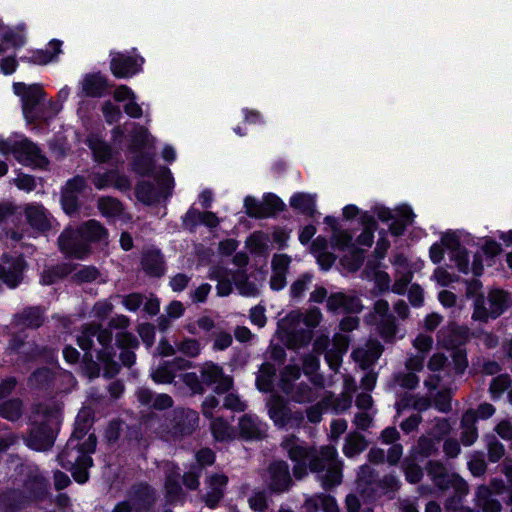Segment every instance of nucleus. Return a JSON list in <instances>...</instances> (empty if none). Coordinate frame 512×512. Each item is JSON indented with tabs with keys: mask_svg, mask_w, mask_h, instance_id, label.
<instances>
[{
	"mask_svg": "<svg viewBox=\"0 0 512 512\" xmlns=\"http://www.w3.org/2000/svg\"><path fill=\"white\" fill-rule=\"evenodd\" d=\"M281 447L289 459L295 463L292 472L296 480L305 478L309 471L318 474L324 489H330L342 482V461L337 458L334 446H322L320 449L309 446L295 435L285 436Z\"/></svg>",
	"mask_w": 512,
	"mask_h": 512,
	"instance_id": "nucleus-1",
	"label": "nucleus"
},
{
	"mask_svg": "<svg viewBox=\"0 0 512 512\" xmlns=\"http://www.w3.org/2000/svg\"><path fill=\"white\" fill-rule=\"evenodd\" d=\"M129 325L130 320L127 316L116 315L111 318L106 328L96 323L83 325L77 337L78 345L84 351L91 350L93 339L96 337L101 345V349L97 352V359L102 365L103 376L108 379L115 377L120 371V365L114 360L115 352L111 345L112 329H126Z\"/></svg>",
	"mask_w": 512,
	"mask_h": 512,
	"instance_id": "nucleus-2",
	"label": "nucleus"
},
{
	"mask_svg": "<svg viewBox=\"0 0 512 512\" xmlns=\"http://www.w3.org/2000/svg\"><path fill=\"white\" fill-rule=\"evenodd\" d=\"M96 445L95 434H89V437L82 442L76 438H69L65 447L58 454L59 464L71 471L74 480L80 484L89 479L88 469L93 465L91 455L95 452Z\"/></svg>",
	"mask_w": 512,
	"mask_h": 512,
	"instance_id": "nucleus-3",
	"label": "nucleus"
},
{
	"mask_svg": "<svg viewBox=\"0 0 512 512\" xmlns=\"http://www.w3.org/2000/svg\"><path fill=\"white\" fill-rule=\"evenodd\" d=\"M321 319L322 313L317 307L309 309L305 315L292 311L283 320L282 327L293 342V347H301L310 343L313 337L312 329L319 325Z\"/></svg>",
	"mask_w": 512,
	"mask_h": 512,
	"instance_id": "nucleus-4",
	"label": "nucleus"
},
{
	"mask_svg": "<svg viewBox=\"0 0 512 512\" xmlns=\"http://www.w3.org/2000/svg\"><path fill=\"white\" fill-rule=\"evenodd\" d=\"M511 299L508 292L501 289L489 290L487 296L479 295L474 300L472 319L483 323L496 319L510 307Z\"/></svg>",
	"mask_w": 512,
	"mask_h": 512,
	"instance_id": "nucleus-5",
	"label": "nucleus"
},
{
	"mask_svg": "<svg viewBox=\"0 0 512 512\" xmlns=\"http://www.w3.org/2000/svg\"><path fill=\"white\" fill-rule=\"evenodd\" d=\"M0 153L3 155L11 153L19 163L26 166L44 169L49 164L41 150L27 138L21 140L0 139Z\"/></svg>",
	"mask_w": 512,
	"mask_h": 512,
	"instance_id": "nucleus-6",
	"label": "nucleus"
},
{
	"mask_svg": "<svg viewBox=\"0 0 512 512\" xmlns=\"http://www.w3.org/2000/svg\"><path fill=\"white\" fill-rule=\"evenodd\" d=\"M425 470L435 487L440 491L453 489V494H456L457 499H459L461 495L467 496L469 494L470 488L467 481L459 474L449 473L442 462L430 460L427 462Z\"/></svg>",
	"mask_w": 512,
	"mask_h": 512,
	"instance_id": "nucleus-7",
	"label": "nucleus"
},
{
	"mask_svg": "<svg viewBox=\"0 0 512 512\" xmlns=\"http://www.w3.org/2000/svg\"><path fill=\"white\" fill-rule=\"evenodd\" d=\"M270 419L279 428L286 426L300 427L304 421V414L300 410L292 411L288 402L280 395L273 394L266 403Z\"/></svg>",
	"mask_w": 512,
	"mask_h": 512,
	"instance_id": "nucleus-8",
	"label": "nucleus"
},
{
	"mask_svg": "<svg viewBox=\"0 0 512 512\" xmlns=\"http://www.w3.org/2000/svg\"><path fill=\"white\" fill-rule=\"evenodd\" d=\"M368 324L376 325L380 335L386 340H392L397 332L395 316L390 312V306L387 300L379 299L375 301L373 310L365 316Z\"/></svg>",
	"mask_w": 512,
	"mask_h": 512,
	"instance_id": "nucleus-9",
	"label": "nucleus"
},
{
	"mask_svg": "<svg viewBox=\"0 0 512 512\" xmlns=\"http://www.w3.org/2000/svg\"><path fill=\"white\" fill-rule=\"evenodd\" d=\"M14 93L21 97L22 109L28 123L37 120L38 109L45 96L43 88L39 84L26 85L16 82L13 84Z\"/></svg>",
	"mask_w": 512,
	"mask_h": 512,
	"instance_id": "nucleus-10",
	"label": "nucleus"
},
{
	"mask_svg": "<svg viewBox=\"0 0 512 512\" xmlns=\"http://www.w3.org/2000/svg\"><path fill=\"white\" fill-rule=\"evenodd\" d=\"M199 415L191 409H175L166 422L167 433L174 438L191 435L197 428Z\"/></svg>",
	"mask_w": 512,
	"mask_h": 512,
	"instance_id": "nucleus-11",
	"label": "nucleus"
},
{
	"mask_svg": "<svg viewBox=\"0 0 512 512\" xmlns=\"http://www.w3.org/2000/svg\"><path fill=\"white\" fill-rule=\"evenodd\" d=\"M61 252L68 257L83 259L90 254L91 249L80 232V228H66L58 238Z\"/></svg>",
	"mask_w": 512,
	"mask_h": 512,
	"instance_id": "nucleus-12",
	"label": "nucleus"
},
{
	"mask_svg": "<svg viewBox=\"0 0 512 512\" xmlns=\"http://www.w3.org/2000/svg\"><path fill=\"white\" fill-rule=\"evenodd\" d=\"M49 481L37 467L28 468L21 491L29 503L42 501L49 493Z\"/></svg>",
	"mask_w": 512,
	"mask_h": 512,
	"instance_id": "nucleus-13",
	"label": "nucleus"
},
{
	"mask_svg": "<svg viewBox=\"0 0 512 512\" xmlns=\"http://www.w3.org/2000/svg\"><path fill=\"white\" fill-rule=\"evenodd\" d=\"M267 485L271 492L281 494L289 491L294 482L286 461L279 460L272 462L267 469Z\"/></svg>",
	"mask_w": 512,
	"mask_h": 512,
	"instance_id": "nucleus-14",
	"label": "nucleus"
},
{
	"mask_svg": "<svg viewBox=\"0 0 512 512\" xmlns=\"http://www.w3.org/2000/svg\"><path fill=\"white\" fill-rule=\"evenodd\" d=\"M200 377L203 385H214L217 394L226 393L233 386V379L224 373L221 366L213 362H206L200 367Z\"/></svg>",
	"mask_w": 512,
	"mask_h": 512,
	"instance_id": "nucleus-15",
	"label": "nucleus"
},
{
	"mask_svg": "<svg viewBox=\"0 0 512 512\" xmlns=\"http://www.w3.org/2000/svg\"><path fill=\"white\" fill-rule=\"evenodd\" d=\"M4 264L0 263V279L10 288H16L23 280V272L27 263L22 256H3Z\"/></svg>",
	"mask_w": 512,
	"mask_h": 512,
	"instance_id": "nucleus-16",
	"label": "nucleus"
},
{
	"mask_svg": "<svg viewBox=\"0 0 512 512\" xmlns=\"http://www.w3.org/2000/svg\"><path fill=\"white\" fill-rule=\"evenodd\" d=\"M326 302L327 309L331 312L342 311L355 314L363 310L362 301L354 291L332 293Z\"/></svg>",
	"mask_w": 512,
	"mask_h": 512,
	"instance_id": "nucleus-17",
	"label": "nucleus"
},
{
	"mask_svg": "<svg viewBox=\"0 0 512 512\" xmlns=\"http://www.w3.org/2000/svg\"><path fill=\"white\" fill-rule=\"evenodd\" d=\"M56 428L36 420L27 438L29 447L37 451H46L54 445Z\"/></svg>",
	"mask_w": 512,
	"mask_h": 512,
	"instance_id": "nucleus-18",
	"label": "nucleus"
},
{
	"mask_svg": "<svg viewBox=\"0 0 512 512\" xmlns=\"http://www.w3.org/2000/svg\"><path fill=\"white\" fill-rule=\"evenodd\" d=\"M143 63L141 57L123 53L112 54L110 69L117 78H128L139 72Z\"/></svg>",
	"mask_w": 512,
	"mask_h": 512,
	"instance_id": "nucleus-19",
	"label": "nucleus"
},
{
	"mask_svg": "<svg viewBox=\"0 0 512 512\" xmlns=\"http://www.w3.org/2000/svg\"><path fill=\"white\" fill-rule=\"evenodd\" d=\"M384 350L383 345L377 340H368L363 346L352 352L353 360L362 370H368L377 362Z\"/></svg>",
	"mask_w": 512,
	"mask_h": 512,
	"instance_id": "nucleus-20",
	"label": "nucleus"
},
{
	"mask_svg": "<svg viewBox=\"0 0 512 512\" xmlns=\"http://www.w3.org/2000/svg\"><path fill=\"white\" fill-rule=\"evenodd\" d=\"M469 339L467 328L455 324L448 325L438 332V341L446 349H461Z\"/></svg>",
	"mask_w": 512,
	"mask_h": 512,
	"instance_id": "nucleus-21",
	"label": "nucleus"
},
{
	"mask_svg": "<svg viewBox=\"0 0 512 512\" xmlns=\"http://www.w3.org/2000/svg\"><path fill=\"white\" fill-rule=\"evenodd\" d=\"M240 436L246 440H261L266 437L267 425L257 416L244 414L239 418Z\"/></svg>",
	"mask_w": 512,
	"mask_h": 512,
	"instance_id": "nucleus-22",
	"label": "nucleus"
},
{
	"mask_svg": "<svg viewBox=\"0 0 512 512\" xmlns=\"http://www.w3.org/2000/svg\"><path fill=\"white\" fill-rule=\"evenodd\" d=\"M46 318V310L44 307L29 306L15 314L13 322L18 327L38 329L44 324Z\"/></svg>",
	"mask_w": 512,
	"mask_h": 512,
	"instance_id": "nucleus-23",
	"label": "nucleus"
},
{
	"mask_svg": "<svg viewBox=\"0 0 512 512\" xmlns=\"http://www.w3.org/2000/svg\"><path fill=\"white\" fill-rule=\"evenodd\" d=\"M180 472L179 469L173 465L168 464L165 469V491L168 502H184L186 493L180 485Z\"/></svg>",
	"mask_w": 512,
	"mask_h": 512,
	"instance_id": "nucleus-24",
	"label": "nucleus"
},
{
	"mask_svg": "<svg viewBox=\"0 0 512 512\" xmlns=\"http://www.w3.org/2000/svg\"><path fill=\"white\" fill-rule=\"evenodd\" d=\"M61 405L55 401H47L33 406L32 409V423L37 420L38 423H47L56 428L58 425V418L61 412Z\"/></svg>",
	"mask_w": 512,
	"mask_h": 512,
	"instance_id": "nucleus-25",
	"label": "nucleus"
},
{
	"mask_svg": "<svg viewBox=\"0 0 512 512\" xmlns=\"http://www.w3.org/2000/svg\"><path fill=\"white\" fill-rule=\"evenodd\" d=\"M141 267L148 276L160 278L166 271L164 256L157 249L146 250L141 257Z\"/></svg>",
	"mask_w": 512,
	"mask_h": 512,
	"instance_id": "nucleus-26",
	"label": "nucleus"
},
{
	"mask_svg": "<svg viewBox=\"0 0 512 512\" xmlns=\"http://www.w3.org/2000/svg\"><path fill=\"white\" fill-rule=\"evenodd\" d=\"M80 232L90 246L91 243L108 244V230L97 220L91 219L80 226Z\"/></svg>",
	"mask_w": 512,
	"mask_h": 512,
	"instance_id": "nucleus-27",
	"label": "nucleus"
},
{
	"mask_svg": "<svg viewBox=\"0 0 512 512\" xmlns=\"http://www.w3.org/2000/svg\"><path fill=\"white\" fill-rule=\"evenodd\" d=\"M25 215L28 223L34 229L45 232L51 228V220L47 210L39 204H28L25 207Z\"/></svg>",
	"mask_w": 512,
	"mask_h": 512,
	"instance_id": "nucleus-28",
	"label": "nucleus"
},
{
	"mask_svg": "<svg viewBox=\"0 0 512 512\" xmlns=\"http://www.w3.org/2000/svg\"><path fill=\"white\" fill-rule=\"evenodd\" d=\"M493 492L487 485H479L474 494V502L483 512H501L502 505L493 498Z\"/></svg>",
	"mask_w": 512,
	"mask_h": 512,
	"instance_id": "nucleus-29",
	"label": "nucleus"
},
{
	"mask_svg": "<svg viewBox=\"0 0 512 512\" xmlns=\"http://www.w3.org/2000/svg\"><path fill=\"white\" fill-rule=\"evenodd\" d=\"M131 502L138 510H148L156 500L155 490L147 484H139L133 487Z\"/></svg>",
	"mask_w": 512,
	"mask_h": 512,
	"instance_id": "nucleus-30",
	"label": "nucleus"
},
{
	"mask_svg": "<svg viewBox=\"0 0 512 512\" xmlns=\"http://www.w3.org/2000/svg\"><path fill=\"white\" fill-rule=\"evenodd\" d=\"M28 504L21 490H8L0 495V509L3 512H17Z\"/></svg>",
	"mask_w": 512,
	"mask_h": 512,
	"instance_id": "nucleus-31",
	"label": "nucleus"
},
{
	"mask_svg": "<svg viewBox=\"0 0 512 512\" xmlns=\"http://www.w3.org/2000/svg\"><path fill=\"white\" fill-rule=\"evenodd\" d=\"M73 270L74 266L70 263L46 266L41 273L40 282L42 285H52L71 274Z\"/></svg>",
	"mask_w": 512,
	"mask_h": 512,
	"instance_id": "nucleus-32",
	"label": "nucleus"
},
{
	"mask_svg": "<svg viewBox=\"0 0 512 512\" xmlns=\"http://www.w3.org/2000/svg\"><path fill=\"white\" fill-rule=\"evenodd\" d=\"M82 91L87 97H102L108 87L106 79L100 74H88L82 80Z\"/></svg>",
	"mask_w": 512,
	"mask_h": 512,
	"instance_id": "nucleus-33",
	"label": "nucleus"
},
{
	"mask_svg": "<svg viewBox=\"0 0 512 512\" xmlns=\"http://www.w3.org/2000/svg\"><path fill=\"white\" fill-rule=\"evenodd\" d=\"M438 441L433 437L420 436L417 444L411 449L410 457L414 460H423L438 453Z\"/></svg>",
	"mask_w": 512,
	"mask_h": 512,
	"instance_id": "nucleus-34",
	"label": "nucleus"
},
{
	"mask_svg": "<svg viewBox=\"0 0 512 512\" xmlns=\"http://www.w3.org/2000/svg\"><path fill=\"white\" fill-rule=\"evenodd\" d=\"M460 440L464 446L473 445L478 439V429L472 412H465L460 421Z\"/></svg>",
	"mask_w": 512,
	"mask_h": 512,
	"instance_id": "nucleus-35",
	"label": "nucleus"
},
{
	"mask_svg": "<svg viewBox=\"0 0 512 512\" xmlns=\"http://www.w3.org/2000/svg\"><path fill=\"white\" fill-rule=\"evenodd\" d=\"M93 424V418L91 412L88 409L81 410L75 420L74 430L70 438H76L79 442L84 441L85 438L89 437V434Z\"/></svg>",
	"mask_w": 512,
	"mask_h": 512,
	"instance_id": "nucleus-36",
	"label": "nucleus"
},
{
	"mask_svg": "<svg viewBox=\"0 0 512 512\" xmlns=\"http://www.w3.org/2000/svg\"><path fill=\"white\" fill-rule=\"evenodd\" d=\"M284 394L290 397L293 402L299 404L314 402L319 397L317 390L313 389L311 386L304 382L293 385L291 393Z\"/></svg>",
	"mask_w": 512,
	"mask_h": 512,
	"instance_id": "nucleus-37",
	"label": "nucleus"
},
{
	"mask_svg": "<svg viewBox=\"0 0 512 512\" xmlns=\"http://www.w3.org/2000/svg\"><path fill=\"white\" fill-rule=\"evenodd\" d=\"M367 441L365 437L359 432H350L346 438L343 446V453L346 457L352 458L367 448Z\"/></svg>",
	"mask_w": 512,
	"mask_h": 512,
	"instance_id": "nucleus-38",
	"label": "nucleus"
},
{
	"mask_svg": "<svg viewBox=\"0 0 512 512\" xmlns=\"http://www.w3.org/2000/svg\"><path fill=\"white\" fill-rule=\"evenodd\" d=\"M231 276L235 287L241 295L252 297L258 294L259 291L256 284L248 280V275L245 270H236Z\"/></svg>",
	"mask_w": 512,
	"mask_h": 512,
	"instance_id": "nucleus-39",
	"label": "nucleus"
},
{
	"mask_svg": "<svg viewBox=\"0 0 512 512\" xmlns=\"http://www.w3.org/2000/svg\"><path fill=\"white\" fill-rule=\"evenodd\" d=\"M23 415V401L11 398L0 403V416L8 421L15 422Z\"/></svg>",
	"mask_w": 512,
	"mask_h": 512,
	"instance_id": "nucleus-40",
	"label": "nucleus"
},
{
	"mask_svg": "<svg viewBox=\"0 0 512 512\" xmlns=\"http://www.w3.org/2000/svg\"><path fill=\"white\" fill-rule=\"evenodd\" d=\"M210 420V429L215 440L223 442L234 439V429L224 418L214 417Z\"/></svg>",
	"mask_w": 512,
	"mask_h": 512,
	"instance_id": "nucleus-41",
	"label": "nucleus"
},
{
	"mask_svg": "<svg viewBox=\"0 0 512 512\" xmlns=\"http://www.w3.org/2000/svg\"><path fill=\"white\" fill-rule=\"evenodd\" d=\"M61 41L52 40L44 50H38L33 53L31 62L39 65H45L53 61L61 52Z\"/></svg>",
	"mask_w": 512,
	"mask_h": 512,
	"instance_id": "nucleus-42",
	"label": "nucleus"
},
{
	"mask_svg": "<svg viewBox=\"0 0 512 512\" xmlns=\"http://www.w3.org/2000/svg\"><path fill=\"white\" fill-rule=\"evenodd\" d=\"M276 374V368L271 363H263L256 378V385L260 391L269 392L273 388V377Z\"/></svg>",
	"mask_w": 512,
	"mask_h": 512,
	"instance_id": "nucleus-43",
	"label": "nucleus"
},
{
	"mask_svg": "<svg viewBox=\"0 0 512 512\" xmlns=\"http://www.w3.org/2000/svg\"><path fill=\"white\" fill-rule=\"evenodd\" d=\"M301 377V370L296 365H287L280 372L279 388L283 393H291L295 381Z\"/></svg>",
	"mask_w": 512,
	"mask_h": 512,
	"instance_id": "nucleus-44",
	"label": "nucleus"
},
{
	"mask_svg": "<svg viewBox=\"0 0 512 512\" xmlns=\"http://www.w3.org/2000/svg\"><path fill=\"white\" fill-rule=\"evenodd\" d=\"M290 206L312 216L315 213V197L311 194L297 193L290 199Z\"/></svg>",
	"mask_w": 512,
	"mask_h": 512,
	"instance_id": "nucleus-45",
	"label": "nucleus"
},
{
	"mask_svg": "<svg viewBox=\"0 0 512 512\" xmlns=\"http://www.w3.org/2000/svg\"><path fill=\"white\" fill-rule=\"evenodd\" d=\"M97 207L105 217H117L123 212L122 203L113 197H101L97 202Z\"/></svg>",
	"mask_w": 512,
	"mask_h": 512,
	"instance_id": "nucleus-46",
	"label": "nucleus"
},
{
	"mask_svg": "<svg viewBox=\"0 0 512 512\" xmlns=\"http://www.w3.org/2000/svg\"><path fill=\"white\" fill-rule=\"evenodd\" d=\"M419 385V377L409 371H400L393 375L391 387L399 386L407 390H414Z\"/></svg>",
	"mask_w": 512,
	"mask_h": 512,
	"instance_id": "nucleus-47",
	"label": "nucleus"
},
{
	"mask_svg": "<svg viewBox=\"0 0 512 512\" xmlns=\"http://www.w3.org/2000/svg\"><path fill=\"white\" fill-rule=\"evenodd\" d=\"M177 352L189 358H195L201 353V345L197 339L184 337L175 341Z\"/></svg>",
	"mask_w": 512,
	"mask_h": 512,
	"instance_id": "nucleus-48",
	"label": "nucleus"
},
{
	"mask_svg": "<svg viewBox=\"0 0 512 512\" xmlns=\"http://www.w3.org/2000/svg\"><path fill=\"white\" fill-rule=\"evenodd\" d=\"M21 215L20 208L14 203L9 201L0 203V225L20 221Z\"/></svg>",
	"mask_w": 512,
	"mask_h": 512,
	"instance_id": "nucleus-49",
	"label": "nucleus"
},
{
	"mask_svg": "<svg viewBox=\"0 0 512 512\" xmlns=\"http://www.w3.org/2000/svg\"><path fill=\"white\" fill-rule=\"evenodd\" d=\"M88 144L97 161L106 162L111 158L112 149L106 142L93 137L88 139Z\"/></svg>",
	"mask_w": 512,
	"mask_h": 512,
	"instance_id": "nucleus-50",
	"label": "nucleus"
},
{
	"mask_svg": "<svg viewBox=\"0 0 512 512\" xmlns=\"http://www.w3.org/2000/svg\"><path fill=\"white\" fill-rule=\"evenodd\" d=\"M511 383L512 379L508 374H500L493 378L489 386L491 398L493 400L499 399L502 394L511 386Z\"/></svg>",
	"mask_w": 512,
	"mask_h": 512,
	"instance_id": "nucleus-51",
	"label": "nucleus"
},
{
	"mask_svg": "<svg viewBox=\"0 0 512 512\" xmlns=\"http://www.w3.org/2000/svg\"><path fill=\"white\" fill-rule=\"evenodd\" d=\"M485 441L489 461L492 463L498 462L505 455L504 445L493 434L486 435Z\"/></svg>",
	"mask_w": 512,
	"mask_h": 512,
	"instance_id": "nucleus-52",
	"label": "nucleus"
},
{
	"mask_svg": "<svg viewBox=\"0 0 512 512\" xmlns=\"http://www.w3.org/2000/svg\"><path fill=\"white\" fill-rule=\"evenodd\" d=\"M394 277L395 281L392 285L391 291L395 294L403 295L412 281L413 272L412 270L396 269Z\"/></svg>",
	"mask_w": 512,
	"mask_h": 512,
	"instance_id": "nucleus-53",
	"label": "nucleus"
},
{
	"mask_svg": "<svg viewBox=\"0 0 512 512\" xmlns=\"http://www.w3.org/2000/svg\"><path fill=\"white\" fill-rule=\"evenodd\" d=\"M415 461L413 458H406L403 462L406 480L412 484L418 483L423 478V470Z\"/></svg>",
	"mask_w": 512,
	"mask_h": 512,
	"instance_id": "nucleus-54",
	"label": "nucleus"
},
{
	"mask_svg": "<svg viewBox=\"0 0 512 512\" xmlns=\"http://www.w3.org/2000/svg\"><path fill=\"white\" fill-rule=\"evenodd\" d=\"M246 214L253 218H267V212L263 206V200L259 201L252 196H247L244 200Z\"/></svg>",
	"mask_w": 512,
	"mask_h": 512,
	"instance_id": "nucleus-55",
	"label": "nucleus"
},
{
	"mask_svg": "<svg viewBox=\"0 0 512 512\" xmlns=\"http://www.w3.org/2000/svg\"><path fill=\"white\" fill-rule=\"evenodd\" d=\"M151 377L156 383L170 384L173 382L175 375L167 361H165L152 372Z\"/></svg>",
	"mask_w": 512,
	"mask_h": 512,
	"instance_id": "nucleus-56",
	"label": "nucleus"
},
{
	"mask_svg": "<svg viewBox=\"0 0 512 512\" xmlns=\"http://www.w3.org/2000/svg\"><path fill=\"white\" fill-rule=\"evenodd\" d=\"M374 282L375 288L372 290V294L374 296H378L380 294L386 293L391 290V279L387 272L385 271H375L374 273Z\"/></svg>",
	"mask_w": 512,
	"mask_h": 512,
	"instance_id": "nucleus-57",
	"label": "nucleus"
},
{
	"mask_svg": "<svg viewBox=\"0 0 512 512\" xmlns=\"http://www.w3.org/2000/svg\"><path fill=\"white\" fill-rule=\"evenodd\" d=\"M468 469L475 477L483 476L487 471V464L482 452H474L468 462Z\"/></svg>",
	"mask_w": 512,
	"mask_h": 512,
	"instance_id": "nucleus-58",
	"label": "nucleus"
},
{
	"mask_svg": "<svg viewBox=\"0 0 512 512\" xmlns=\"http://www.w3.org/2000/svg\"><path fill=\"white\" fill-rule=\"evenodd\" d=\"M432 404L442 413L450 412L452 410L451 391L449 389L438 391L432 400Z\"/></svg>",
	"mask_w": 512,
	"mask_h": 512,
	"instance_id": "nucleus-59",
	"label": "nucleus"
},
{
	"mask_svg": "<svg viewBox=\"0 0 512 512\" xmlns=\"http://www.w3.org/2000/svg\"><path fill=\"white\" fill-rule=\"evenodd\" d=\"M452 430L451 424L446 418H436L430 430V435L438 442L445 436L450 434Z\"/></svg>",
	"mask_w": 512,
	"mask_h": 512,
	"instance_id": "nucleus-60",
	"label": "nucleus"
},
{
	"mask_svg": "<svg viewBox=\"0 0 512 512\" xmlns=\"http://www.w3.org/2000/svg\"><path fill=\"white\" fill-rule=\"evenodd\" d=\"M133 163L134 169L141 175H147L153 170V158L149 153H138Z\"/></svg>",
	"mask_w": 512,
	"mask_h": 512,
	"instance_id": "nucleus-61",
	"label": "nucleus"
},
{
	"mask_svg": "<svg viewBox=\"0 0 512 512\" xmlns=\"http://www.w3.org/2000/svg\"><path fill=\"white\" fill-rule=\"evenodd\" d=\"M61 204L63 210L68 215H72L78 211L79 208V194L71 193L68 191H61Z\"/></svg>",
	"mask_w": 512,
	"mask_h": 512,
	"instance_id": "nucleus-62",
	"label": "nucleus"
},
{
	"mask_svg": "<svg viewBox=\"0 0 512 512\" xmlns=\"http://www.w3.org/2000/svg\"><path fill=\"white\" fill-rule=\"evenodd\" d=\"M465 497L466 496L461 495V497L457 499L456 494L449 496L444 502L445 510L447 512H476L475 509L462 504Z\"/></svg>",
	"mask_w": 512,
	"mask_h": 512,
	"instance_id": "nucleus-63",
	"label": "nucleus"
},
{
	"mask_svg": "<svg viewBox=\"0 0 512 512\" xmlns=\"http://www.w3.org/2000/svg\"><path fill=\"white\" fill-rule=\"evenodd\" d=\"M137 198L147 204L151 205L157 199V194L154 190V187L150 183H142L136 189Z\"/></svg>",
	"mask_w": 512,
	"mask_h": 512,
	"instance_id": "nucleus-64",
	"label": "nucleus"
}]
</instances>
